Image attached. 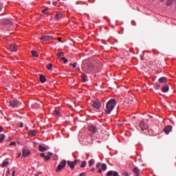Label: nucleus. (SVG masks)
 Returning a JSON list of instances; mask_svg holds the SVG:
<instances>
[{
  "mask_svg": "<svg viewBox=\"0 0 176 176\" xmlns=\"http://www.w3.org/2000/svg\"><path fill=\"white\" fill-rule=\"evenodd\" d=\"M39 79H40V82H41V83H45V82H46V78H45L44 75H43V74L40 75Z\"/></svg>",
  "mask_w": 176,
  "mask_h": 176,
  "instance_id": "17",
  "label": "nucleus"
},
{
  "mask_svg": "<svg viewBox=\"0 0 176 176\" xmlns=\"http://www.w3.org/2000/svg\"><path fill=\"white\" fill-rule=\"evenodd\" d=\"M117 104V101L116 99H110L109 102L106 103L105 113L109 115L115 109L116 105Z\"/></svg>",
  "mask_w": 176,
  "mask_h": 176,
  "instance_id": "1",
  "label": "nucleus"
},
{
  "mask_svg": "<svg viewBox=\"0 0 176 176\" xmlns=\"http://www.w3.org/2000/svg\"><path fill=\"white\" fill-rule=\"evenodd\" d=\"M1 24L4 25H12V19H1Z\"/></svg>",
  "mask_w": 176,
  "mask_h": 176,
  "instance_id": "5",
  "label": "nucleus"
},
{
  "mask_svg": "<svg viewBox=\"0 0 176 176\" xmlns=\"http://www.w3.org/2000/svg\"><path fill=\"white\" fill-rule=\"evenodd\" d=\"M11 176H15V170L14 168H11Z\"/></svg>",
  "mask_w": 176,
  "mask_h": 176,
  "instance_id": "35",
  "label": "nucleus"
},
{
  "mask_svg": "<svg viewBox=\"0 0 176 176\" xmlns=\"http://www.w3.org/2000/svg\"><path fill=\"white\" fill-rule=\"evenodd\" d=\"M82 79V82H85L87 81L86 80V75L83 74L82 76H81Z\"/></svg>",
  "mask_w": 176,
  "mask_h": 176,
  "instance_id": "33",
  "label": "nucleus"
},
{
  "mask_svg": "<svg viewBox=\"0 0 176 176\" xmlns=\"http://www.w3.org/2000/svg\"><path fill=\"white\" fill-rule=\"evenodd\" d=\"M40 157H47V155H45V153H40Z\"/></svg>",
  "mask_w": 176,
  "mask_h": 176,
  "instance_id": "37",
  "label": "nucleus"
},
{
  "mask_svg": "<svg viewBox=\"0 0 176 176\" xmlns=\"http://www.w3.org/2000/svg\"><path fill=\"white\" fill-rule=\"evenodd\" d=\"M78 160H74V162L67 161V166H69V167L70 168V169L74 170V168H75V166L78 164Z\"/></svg>",
  "mask_w": 176,
  "mask_h": 176,
  "instance_id": "4",
  "label": "nucleus"
},
{
  "mask_svg": "<svg viewBox=\"0 0 176 176\" xmlns=\"http://www.w3.org/2000/svg\"><path fill=\"white\" fill-rule=\"evenodd\" d=\"M101 166H102V164H101V163H98V164H96V168H100Z\"/></svg>",
  "mask_w": 176,
  "mask_h": 176,
  "instance_id": "36",
  "label": "nucleus"
},
{
  "mask_svg": "<svg viewBox=\"0 0 176 176\" xmlns=\"http://www.w3.org/2000/svg\"><path fill=\"white\" fill-rule=\"evenodd\" d=\"M125 102H128V99H126V100H125Z\"/></svg>",
  "mask_w": 176,
  "mask_h": 176,
  "instance_id": "52",
  "label": "nucleus"
},
{
  "mask_svg": "<svg viewBox=\"0 0 176 176\" xmlns=\"http://www.w3.org/2000/svg\"><path fill=\"white\" fill-rule=\"evenodd\" d=\"M133 172L135 175V176H140V169L138 167H135L133 168Z\"/></svg>",
  "mask_w": 176,
  "mask_h": 176,
  "instance_id": "15",
  "label": "nucleus"
},
{
  "mask_svg": "<svg viewBox=\"0 0 176 176\" xmlns=\"http://www.w3.org/2000/svg\"><path fill=\"white\" fill-rule=\"evenodd\" d=\"M79 176H86V173L85 172H82L80 173Z\"/></svg>",
  "mask_w": 176,
  "mask_h": 176,
  "instance_id": "38",
  "label": "nucleus"
},
{
  "mask_svg": "<svg viewBox=\"0 0 176 176\" xmlns=\"http://www.w3.org/2000/svg\"><path fill=\"white\" fill-rule=\"evenodd\" d=\"M9 104H10L11 107L14 108H17V107H19V105L20 104V102L16 100L12 99L10 101H9Z\"/></svg>",
  "mask_w": 176,
  "mask_h": 176,
  "instance_id": "6",
  "label": "nucleus"
},
{
  "mask_svg": "<svg viewBox=\"0 0 176 176\" xmlns=\"http://www.w3.org/2000/svg\"><path fill=\"white\" fill-rule=\"evenodd\" d=\"M58 159V157L56 155H54V160H57Z\"/></svg>",
  "mask_w": 176,
  "mask_h": 176,
  "instance_id": "40",
  "label": "nucleus"
},
{
  "mask_svg": "<svg viewBox=\"0 0 176 176\" xmlns=\"http://www.w3.org/2000/svg\"><path fill=\"white\" fill-rule=\"evenodd\" d=\"M94 69H96V66L94 65L91 63H87V69L88 70V72H92Z\"/></svg>",
  "mask_w": 176,
  "mask_h": 176,
  "instance_id": "9",
  "label": "nucleus"
},
{
  "mask_svg": "<svg viewBox=\"0 0 176 176\" xmlns=\"http://www.w3.org/2000/svg\"><path fill=\"white\" fill-rule=\"evenodd\" d=\"M166 82H167V79L165 77H162L159 78V82L160 83H166Z\"/></svg>",
  "mask_w": 176,
  "mask_h": 176,
  "instance_id": "18",
  "label": "nucleus"
},
{
  "mask_svg": "<svg viewBox=\"0 0 176 176\" xmlns=\"http://www.w3.org/2000/svg\"><path fill=\"white\" fill-rule=\"evenodd\" d=\"M94 170H96V168H91V172H94Z\"/></svg>",
  "mask_w": 176,
  "mask_h": 176,
  "instance_id": "48",
  "label": "nucleus"
},
{
  "mask_svg": "<svg viewBox=\"0 0 176 176\" xmlns=\"http://www.w3.org/2000/svg\"><path fill=\"white\" fill-rule=\"evenodd\" d=\"M30 154H31V151H30V150H26V149L22 150V157H26Z\"/></svg>",
  "mask_w": 176,
  "mask_h": 176,
  "instance_id": "13",
  "label": "nucleus"
},
{
  "mask_svg": "<svg viewBox=\"0 0 176 176\" xmlns=\"http://www.w3.org/2000/svg\"><path fill=\"white\" fill-rule=\"evenodd\" d=\"M53 153L51 152L47 153V156H52Z\"/></svg>",
  "mask_w": 176,
  "mask_h": 176,
  "instance_id": "43",
  "label": "nucleus"
},
{
  "mask_svg": "<svg viewBox=\"0 0 176 176\" xmlns=\"http://www.w3.org/2000/svg\"><path fill=\"white\" fill-rule=\"evenodd\" d=\"M30 53H32V56H33V57L36 58L38 56V52L36 50L31 51Z\"/></svg>",
  "mask_w": 176,
  "mask_h": 176,
  "instance_id": "21",
  "label": "nucleus"
},
{
  "mask_svg": "<svg viewBox=\"0 0 176 176\" xmlns=\"http://www.w3.org/2000/svg\"><path fill=\"white\" fill-rule=\"evenodd\" d=\"M21 157V153H19V154L17 155V158H19V157Z\"/></svg>",
  "mask_w": 176,
  "mask_h": 176,
  "instance_id": "44",
  "label": "nucleus"
},
{
  "mask_svg": "<svg viewBox=\"0 0 176 176\" xmlns=\"http://www.w3.org/2000/svg\"><path fill=\"white\" fill-rule=\"evenodd\" d=\"M162 91L164 93H167V91H168V86L165 85L164 87H163L162 89Z\"/></svg>",
  "mask_w": 176,
  "mask_h": 176,
  "instance_id": "22",
  "label": "nucleus"
},
{
  "mask_svg": "<svg viewBox=\"0 0 176 176\" xmlns=\"http://www.w3.org/2000/svg\"><path fill=\"white\" fill-rule=\"evenodd\" d=\"M106 176H120L118 172L110 170L106 173Z\"/></svg>",
  "mask_w": 176,
  "mask_h": 176,
  "instance_id": "12",
  "label": "nucleus"
},
{
  "mask_svg": "<svg viewBox=\"0 0 176 176\" xmlns=\"http://www.w3.org/2000/svg\"><path fill=\"white\" fill-rule=\"evenodd\" d=\"M30 135H32L33 137L36 135V130H30Z\"/></svg>",
  "mask_w": 176,
  "mask_h": 176,
  "instance_id": "23",
  "label": "nucleus"
},
{
  "mask_svg": "<svg viewBox=\"0 0 176 176\" xmlns=\"http://www.w3.org/2000/svg\"><path fill=\"white\" fill-rule=\"evenodd\" d=\"M91 106L93 107V108L99 110L101 108V102L100 101L96 100L91 102Z\"/></svg>",
  "mask_w": 176,
  "mask_h": 176,
  "instance_id": "3",
  "label": "nucleus"
},
{
  "mask_svg": "<svg viewBox=\"0 0 176 176\" xmlns=\"http://www.w3.org/2000/svg\"><path fill=\"white\" fill-rule=\"evenodd\" d=\"M54 65H52V63H50L49 65H47V69L49 70H51L52 69V67Z\"/></svg>",
  "mask_w": 176,
  "mask_h": 176,
  "instance_id": "31",
  "label": "nucleus"
},
{
  "mask_svg": "<svg viewBox=\"0 0 176 176\" xmlns=\"http://www.w3.org/2000/svg\"><path fill=\"white\" fill-rule=\"evenodd\" d=\"M173 1L174 0H167V3H166L167 6H170L172 3H173Z\"/></svg>",
  "mask_w": 176,
  "mask_h": 176,
  "instance_id": "27",
  "label": "nucleus"
},
{
  "mask_svg": "<svg viewBox=\"0 0 176 176\" xmlns=\"http://www.w3.org/2000/svg\"><path fill=\"white\" fill-rule=\"evenodd\" d=\"M60 60H63L64 63H68V59L65 58V57H62Z\"/></svg>",
  "mask_w": 176,
  "mask_h": 176,
  "instance_id": "29",
  "label": "nucleus"
},
{
  "mask_svg": "<svg viewBox=\"0 0 176 176\" xmlns=\"http://www.w3.org/2000/svg\"><path fill=\"white\" fill-rule=\"evenodd\" d=\"M100 167H101L100 170H102V171L107 170V164H102V165H101Z\"/></svg>",
  "mask_w": 176,
  "mask_h": 176,
  "instance_id": "24",
  "label": "nucleus"
},
{
  "mask_svg": "<svg viewBox=\"0 0 176 176\" xmlns=\"http://www.w3.org/2000/svg\"><path fill=\"white\" fill-rule=\"evenodd\" d=\"M15 145H16V144L15 142H11L10 146H15Z\"/></svg>",
  "mask_w": 176,
  "mask_h": 176,
  "instance_id": "42",
  "label": "nucleus"
},
{
  "mask_svg": "<svg viewBox=\"0 0 176 176\" xmlns=\"http://www.w3.org/2000/svg\"><path fill=\"white\" fill-rule=\"evenodd\" d=\"M62 18H63V15L60 12L56 13L54 15V19H56L57 21H59L60 19H62Z\"/></svg>",
  "mask_w": 176,
  "mask_h": 176,
  "instance_id": "11",
  "label": "nucleus"
},
{
  "mask_svg": "<svg viewBox=\"0 0 176 176\" xmlns=\"http://www.w3.org/2000/svg\"><path fill=\"white\" fill-rule=\"evenodd\" d=\"M77 64L78 63H76V62H75V63H74L73 65H72V66H73L74 68H76Z\"/></svg>",
  "mask_w": 176,
  "mask_h": 176,
  "instance_id": "41",
  "label": "nucleus"
},
{
  "mask_svg": "<svg viewBox=\"0 0 176 176\" xmlns=\"http://www.w3.org/2000/svg\"><path fill=\"white\" fill-rule=\"evenodd\" d=\"M47 11H49V8H46L44 10H41V13L45 14V12Z\"/></svg>",
  "mask_w": 176,
  "mask_h": 176,
  "instance_id": "34",
  "label": "nucleus"
},
{
  "mask_svg": "<svg viewBox=\"0 0 176 176\" xmlns=\"http://www.w3.org/2000/svg\"><path fill=\"white\" fill-rule=\"evenodd\" d=\"M40 174H41V173H39V174H38V175H35V176H39Z\"/></svg>",
  "mask_w": 176,
  "mask_h": 176,
  "instance_id": "51",
  "label": "nucleus"
},
{
  "mask_svg": "<svg viewBox=\"0 0 176 176\" xmlns=\"http://www.w3.org/2000/svg\"><path fill=\"white\" fill-rule=\"evenodd\" d=\"M9 50H10L11 52H16V47H15L14 44H10V45H9Z\"/></svg>",
  "mask_w": 176,
  "mask_h": 176,
  "instance_id": "16",
  "label": "nucleus"
},
{
  "mask_svg": "<svg viewBox=\"0 0 176 176\" xmlns=\"http://www.w3.org/2000/svg\"><path fill=\"white\" fill-rule=\"evenodd\" d=\"M7 175H10V172H9V169H8Z\"/></svg>",
  "mask_w": 176,
  "mask_h": 176,
  "instance_id": "49",
  "label": "nucleus"
},
{
  "mask_svg": "<svg viewBox=\"0 0 176 176\" xmlns=\"http://www.w3.org/2000/svg\"><path fill=\"white\" fill-rule=\"evenodd\" d=\"M70 65H74V64L70 63Z\"/></svg>",
  "mask_w": 176,
  "mask_h": 176,
  "instance_id": "53",
  "label": "nucleus"
},
{
  "mask_svg": "<svg viewBox=\"0 0 176 176\" xmlns=\"http://www.w3.org/2000/svg\"><path fill=\"white\" fill-rule=\"evenodd\" d=\"M124 176H129L127 172L124 173Z\"/></svg>",
  "mask_w": 176,
  "mask_h": 176,
  "instance_id": "46",
  "label": "nucleus"
},
{
  "mask_svg": "<svg viewBox=\"0 0 176 176\" xmlns=\"http://www.w3.org/2000/svg\"><path fill=\"white\" fill-rule=\"evenodd\" d=\"M65 165H67V161L65 160H62L60 163H59L58 166H57V169H56V172L58 173L63 170V168L65 167Z\"/></svg>",
  "mask_w": 176,
  "mask_h": 176,
  "instance_id": "2",
  "label": "nucleus"
},
{
  "mask_svg": "<svg viewBox=\"0 0 176 176\" xmlns=\"http://www.w3.org/2000/svg\"><path fill=\"white\" fill-rule=\"evenodd\" d=\"M56 56H57L58 57H62L64 56V53L63 52H58L56 54Z\"/></svg>",
  "mask_w": 176,
  "mask_h": 176,
  "instance_id": "28",
  "label": "nucleus"
},
{
  "mask_svg": "<svg viewBox=\"0 0 176 176\" xmlns=\"http://www.w3.org/2000/svg\"><path fill=\"white\" fill-rule=\"evenodd\" d=\"M44 157L45 162H47V161L50 160V155H47L46 157Z\"/></svg>",
  "mask_w": 176,
  "mask_h": 176,
  "instance_id": "32",
  "label": "nucleus"
},
{
  "mask_svg": "<svg viewBox=\"0 0 176 176\" xmlns=\"http://www.w3.org/2000/svg\"><path fill=\"white\" fill-rule=\"evenodd\" d=\"M52 39H54V36H43L41 37H40V41H52Z\"/></svg>",
  "mask_w": 176,
  "mask_h": 176,
  "instance_id": "7",
  "label": "nucleus"
},
{
  "mask_svg": "<svg viewBox=\"0 0 176 176\" xmlns=\"http://www.w3.org/2000/svg\"><path fill=\"white\" fill-rule=\"evenodd\" d=\"M87 129L88 131H89V132H91L93 133H96L98 131L97 126L93 125L88 126Z\"/></svg>",
  "mask_w": 176,
  "mask_h": 176,
  "instance_id": "10",
  "label": "nucleus"
},
{
  "mask_svg": "<svg viewBox=\"0 0 176 176\" xmlns=\"http://www.w3.org/2000/svg\"><path fill=\"white\" fill-rule=\"evenodd\" d=\"M19 127H20V128L23 127V123L21 122V123H20V126H19Z\"/></svg>",
  "mask_w": 176,
  "mask_h": 176,
  "instance_id": "47",
  "label": "nucleus"
},
{
  "mask_svg": "<svg viewBox=\"0 0 176 176\" xmlns=\"http://www.w3.org/2000/svg\"><path fill=\"white\" fill-rule=\"evenodd\" d=\"M160 87V85H155V89L159 90V88Z\"/></svg>",
  "mask_w": 176,
  "mask_h": 176,
  "instance_id": "39",
  "label": "nucleus"
},
{
  "mask_svg": "<svg viewBox=\"0 0 176 176\" xmlns=\"http://www.w3.org/2000/svg\"><path fill=\"white\" fill-rule=\"evenodd\" d=\"M8 164H9V162H8V161H6V162H3L2 168H4V167L7 166Z\"/></svg>",
  "mask_w": 176,
  "mask_h": 176,
  "instance_id": "30",
  "label": "nucleus"
},
{
  "mask_svg": "<svg viewBox=\"0 0 176 176\" xmlns=\"http://www.w3.org/2000/svg\"><path fill=\"white\" fill-rule=\"evenodd\" d=\"M139 127L142 131L147 130L148 129L147 123H146L144 121H141L139 124Z\"/></svg>",
  "mask_w": 176,
  "mask_h": 176,
  "instance_id": "8",
  "label": "nucleus"
},
{
  "mask_svg": "<svg viewBox=\"0 0 176 176\" xmlns=\"http://www.w3.org/2000/svg\"><path fill=\"white\" fill-rule=\"evenodd\" d=\"M87 165V162L86 161H82V163H81V165L80 166V167L85 168L86 167Z\"/></svg>",
  "mask_w": 176,
  "mask_h": 176,
  "instance_id": "26",
  "label": "nucleus"
},
{
  "mask_svg": "<svg viewBox=\"0 0 176 176\" xmlns=\"http://www.w3.org/2000/svg\"><path fill=\"white\" fill-rule=\"evenodd\" d=\"M53 115L56 117H60V111L57 109L54 110Z\"/></svg>",
  "mask_w": 176,
  "mask_h": 176,
  "instance_id": "20",
  "label": "nucleus"
},
{
  "mask_svg": "<svg viewBox=\"0 0 176 176\" xmlns=\"http://www.w3.org/2000/svg\"><path fill=\"white\" fill-rule=\"evenodd\" d=\"M94 163H95L94 160H91L88 162V165L89 166V167H92V166H93V164H94Z\"/></svg>",
  "mask_w": 176,
  "mask_h": 176,
  "instance_id": "25",
  "label": "nucleus"
},
{
  "mask_svg": "<svg viewBox=\"0 0 176 176\" xmlns=\"http://www.w3.org/2000/svg\"><path fill=\"white\" fill-rule=\"evenodd\" d=\"M102 171V169L99 168V170H98V173H101Z\"/></svg>",
  "mask_w": 176,
  "mask_h": 176,
  "instance_id": "45",
  "label": "nucleus"
},
{
  "mask_svg": "<svg viewBox=\"0 0 176 176\" xmlns=\"http://www.w3.org/2000/svg\"><path fill=\"white\" fill-rule=\"evenodd\" d=\"M62 41V38L58 37V41L60 42Z\"/></svg>",
  "mask_w": 176,
  "mask_h": 176,
  "instance_id": "50",
  "label": "nucleus"
},
{
  "mask_svg": "<svg viewBox=\"0 0 176 176\" xmlns=\"http://www.w3.org/2000/svg\"><path fill=\"white\" fill-rule=\"evenodd\" d=\"M38 149H39L40 152H45V151H47V148H46L45 147H44L41 145H39Z\"/></svg>",
  "mask_w": 176,
  "mask_h": 176,
  "instance_id": "19",
  "label": "nucleus"
},
{
  "mask_svg": "<svg viewBox=\"0 0 176 176\" xmlns=\"http://www.w3.org/2000/svg\"><path fill=\"white\" fill-rule=\"evenodd\" d=\"M172 126H166L165 128H164V132L166 133V135H168L170 133V131H171Z\"/></svg>",
  "mask_w": 176,
  "mask_h": 176,
  "instance_id": "14",
  "label": "nucleus"
}]
</instances>
